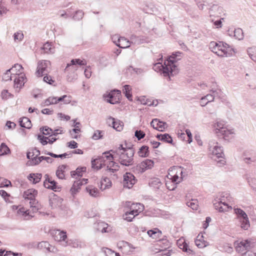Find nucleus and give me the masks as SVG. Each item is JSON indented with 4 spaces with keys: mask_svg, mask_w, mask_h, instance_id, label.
Wrapping results in <instances>:
<instances>
[{
    "mask_svg": "<svg viewBox=\"0 0 256 256\" xmlns=\"http://www.w3.org/2000/svg\"><path fill=\"white\" fill-rule=\"evenodd\" d=\"M124 146L123 144H119L114 150H112L113 160H118L121 165L128 166L134 164V150L132 147Z\"/></svg>",
    "mask_w": 256,
    "mask_h": 256,
    "instance_id": "1",
    "label": "nucleus"
},
{
    "mask_svg": "<svg viewBox=\"0 0 256 256\" xmlns=\"http://www.w3.org/2000/svg\"><path fill=\"white\" fill-rule=\"evenodd\" d=\"M182 54V52H176L170 56L167 61L164 62V64L160 63L156 64L158 66L161 68L160 70H162L164 76H168L170 80V76H174L178 72V70L174 63L180 60V58L178 57H180Z\"/></svg>",
    "mask_w": 256,
    "mask_h": 256,
    "instance_id": "2",
    "label": "nucleus"
},
{
    "mask_svg": "<svg viewBox=\"0 0 256 256\" xmlns=\"http://www.w3.org/2000/svg\"><path fill=\"white\" fill-rule=\"evenodd\" d=\"M232 202V198L227 192H222L213 200V205L214 208L219 212H224L232 209L230 206Z\"/></svg>",
    "mask_w": 256,
    "mask_h": 256,
    "instance_id": "3",
    "label": "nucleus"
},
{
    "mask_svg": "<svg viewBox=\"0 0 256 256\" xmlns=\"http://www.w3.org/2000/svg\"><path fill=\"white\" fill-rule=\"evenodd\" d=\"M209 151L213 156L212 158L216 160V158H221L220 160L218 161V164L219 166H222L224 164L226 161L224 158V154L223 149L220 146L217 142L212 140L209 143Z\"/></svg>",
    "mask_w": 256,
    "mask_h": 256,
    "instance_id": "4",
    "label": "nucleus"
},
{
    "mask_svg": "<svg viewBox=\"0 0 256 256\" xmlns=\"http://www.w3.org/2000/svg\"><path fill=\"white\" fill-rule=\"evenodd\" d=\"M113 160L112 153L111 150L102 153V156H98L94 160H92V167L97 170L101 169L105 166L106 160Z\"/></svg>",
    "mask_w": 256,
    "mask_h": 256,
    "instance_id": "5",
    "label": "nucleus"
},
{
    "mask_svg": "<svg viewBox=\"0 0 256 256\" xmlns=\"http://www.w3.org/2000/svg\"><path fill=\"white\" fill-rule=\"evenodd\" d=\"M209 46L210 50L218 56L223 57L228 56L229 55L228 52V48L222 42L218 43L215 42H211Z\"/></svg>",
    "mask_w": 256,
    "mask_h": 256,
    "instance_id": "6",
    "label": "nucleus"
},
{
    "mask_svg": "<svg viewBox=\"0 0 256 256\" xmlns=\"http://www.w3.org/2000/svg\"><path fill=\"white\" fill-rule=\"evenodd\" d=\"M241 157L243 163L248 166L256 164V153L254 150H247L244 151Z\"/></svg>",
    "mask_w": 256,
    "mask_h": 256,
    "instance_id": "7",
    "label": "nucleus"
},
{
    "mask_svg": "<svg viewBox=\"0 0 256 256\" xmlns=\"http://www.w3.org/2000/svg\"><path fill=\"white\" fill-rule=\"evenodd\" d=\"M171 172L172 174L168 173V178L175 184L180 182L186 175L180 167L174 168Z\"/></svg>",
    "mask_w": 256,
    "mask_h": 256,
    "instance_id": "8",
    "label": "nucleus"
},
{
    "mask_svg": "<svg viewBox=\"0 0 256 256\" xmlns=\"http://www.w3.org/2000/svg\"><path fill=\"white\" fill-rule=\"evenodd\" d=\"M154 162L153 160L146 159L134 168V172L138 174H142L146 170L152 168L154 166Z\"/></svg>",
    "mask_w": 256,
    "mask_h": 256,
    "instance_id": "9",
    "label": "nucleus"
},
{
    "mask_svg": "<svg viewBox=\"0 0 256 256\" xmlns=\"http://www.w3.org/2000/svg\"><path fill=\"white\" fill-rule=\"evenodd\" d=\"M62 100H64L66 104H69L71 102V97L67 95H64L58 98L54 96H50L44 101L42 103V106H48L50 104H57L58 102Z\"/></svg>",
    "mask_w": 256,
    "mask_h": 256,
    "instance_id": "10",
    "label": "nucleus"
},
{
    "mask_svg": "<svg viewBox=\"0 0 256 256\" xmlns=\"http://www.w3.org/2000/svg\"><path fill=\"white\" fill-rule=\"evenodd\" d=\"M50 64V62L48 60H42L39 62L38 64L36 74L37 76H42L48 72L47 68Z\"/></svg>",
    "mask_w": 256,
    "mask_h": 256,
    "instance_id": "11",
    "label": "nucleus"
},
{
    "mask_svg": "<svg viewBox=\"0 0 256 256\" xmlns=\"http://www.w3.org/2000/svg\"><path fill=\"white\" fill-rule=\"evenodd\" d=\"M134 176L130 172H126L124 175L123 186L125 188H131L136 182Z\"/></svg>",
    "mask_w": 256,
    "mask_h": 256,
    "instance_id": "12",
    "label": "nucleus"
},
{
    "mask_svg": "<svg viewBox=\"0 0 256 256\" xmlns=\"http://www.w3.org/2000/svg\"><path fill=\"white\" fill-rule=\"evenodd\" d=\"M46 180L44 182V186L46 188L51 189L55 192L58 191L60 187L57 184V182L54 180H52L49 178L48 174H45Z\"/></svg>",
    "mask_w": 256,
    "mask_h": 256,
    "instance_id": "13",
    "label": "nucleus"
},
{
    "mask_svg": "<svg viewBox=\"0 0 256 256\" xmlns=\"http://www.w3.org/2000/svg\"><path fill=\"white\" fill-rule=\"evenodd\" d=\"M220 136H222V138L226 141H229L233 138L235 136V132L234 129H228L227 128L224 130H220L219 133Z\"/></svg>",
    "mask_w": 256,
    "mask_h": 256,
    "instance_id": "14",
    "label": "nucleus"
},
{
    "mask_svg": "<svg viewBox=\"0 0 256 256\" xmlns=\"http://www.w3.org/2000/svg\"><path fill=\"white\" fill-rule=\"evenodd\" d=\"M144 210V206L140 203L132 204L130 206V211L126 212V214H130L132 216H138L139 213Z\"/></svg>",
    "mask_w": 256,
    "mask_h": 256,
    "instance_id": "15",
    "label": "nucleus"
},
{
    "mask_svg": "<svg viewBox=\"0 0 256 256\" xmlns=\"http://www.w3.org/2000/svg\"><path fill=\"white\" fill-rule=\"evenodd\" d=\"M25 76L20 73V75H18L14 77V87L18 88V91L24 86L26 80Z\"/></svg>",
    "mask_w": 256,
    "mask_h": 256,
    "instance_id": "16",
    "label": "nucleus"
},
{
    "mask_svg": "<svg viewBox=\"0 0 256 256\" xmlns=\"http://www.w3.org/2000/svg\"><path fill=\"white\" fill-rule=\"evenodd\" d=\"M86 61L84 60H81L80 59H73L71 60V62L70 64H68L66 68H65L66 71H68L70 68H72V70H77L76 64L80 66H84L86 65Z\"/></svg>",
    "mask_w": 256,
    "mask_h": 256,
    "instance_id": "17",
    "label": "nucleus"
},
{
    "mask_svg": "<svg viewBox=\"0 0 256 256\" xmlns=\"http://www.w3.org/2000/svg\"><path fill=\"white\" fill-rule=\"evenodd\" d=\"M50 204L52 208H60L62 206L63 199L60 197L54 195L50 198Z\"/></svg>",
    "mask_w": 256,
    "mask_h": 256,
    "instance_id": "18",
    "label": "nucleus"
},
{
    "mask_svg": "<svg viewBox=\"0 0 256 256\" xmlns=\"http://www.w3.org/2000/svg\"><path fill=\"white\" fill-rule=\"evenodd\" d=\"M256 242L252 238L246 239L244 242L241 241V250H246V252L250 250L255 246Z\"/></svg>",
    "mask_w": 256,
    "mask_h": 256,
    "instance_id": "19",
    "label": "nucleus"
},
{
    "mask_svg": "<svg viewBox=\"0 0 256 256\" xmlns=\"http://www.w3.org/2000/svg\"><path fill=\"white\" fill-rule=\"evenodd\" d=\"M250 228V222L248 215L244 211L241 210V228L248 230Z\"/></svg>",
    "mask_w": 256,
    "mask_h": 256,
    "instance_id": "20",
    "label": "nucleus"
},
{
    "mask_svg": "<svg viewBox=\"0 0 256 256\" xmlns=\"http://www.w3.org/2000/svg\"><path fill=\"white\" fill-rule=\"evenodd\" d=\"M119 248H121L123 253L127 254H130L132 250L135 248L131 244L124 241H122L119 243Z\"/></svg>",
    "mask_w": 256,
    "mask_h": 256,
    "instance_id": "21",
    "label": "nucleus"
},
{
    "mask_svg": "<svg viewBox=\"0 0 256 256\" xmlns=\"http://www.w3.org/2000/svg\"><path fill=\"white\" fill-rule=\"evenodd\" d=\"M150 125L154 128L162 132L164 130L165 126L166 125V124L162 121H160L157 118H154L151 122Z\"/></svg>",
    "mask_w": 256,
    "mask_h": 256,
    "instance_id": "22",
    "label": "nucleus"
},
{
    "mask_svg": "<svg viewBox=\"0 0 256 256\" xmlns=\"http://www.w3.org/2000/svg\"><path fill=\"white\" fill-rule=\"evenodd\" d=\"M53 236L54 240L58 242H64L67 238L66 232L59 230L54 231Z\"/></svg>",
    "mask_w": 256,
    "mask_h": 256,
    "instance_id": "23",
    "label": "nucleus"
},
{
    "mask_svg": "<svg viewBox=\"0 0 256 256\" xmlns=\"http://www.w3.org/2000/svg\"><path fill=\"white\" fill-rule=\"evenodd\" d=\"M108 228V224L104 222H98L94 224V228L98 232H100L102 233L107 232L108 230H107V228Z\"/></svg>",
    "mask_w": 256,
    "mask_h": 256,
    "instance_id": "24",
    "label": "nucleus"
},
{
    "mask_svg": "<svg viewBox=\"0 0 256 256\" xmlns=\"http://www.w3.org/2000/svg\"><path fill=\"white\" fill-rule=\"evenodd\" d=\"M110 120L112 121V127L117 131L120 132L123 128V123L119 120H116L114 118L110 116Z\"/></svg>",
    "mask_w": 256,
    "mask_h": 256,
    "instance_id": "25",
    "label": "nucleus"
},
{
    "mask_svg": "<svg viewBox=\"0 0 256 256\" xmlns=\"http://www.w3.org/2000/svg\"><path fill=\"white\" fill-rule=\"evenodd\" d=\"M38 194V191L34 189H29L25 191L24 194V197L25 199L29 200L35 198Z\"/></svg>",
    "mask_w": 256,
    "mask_h": 256,
    "instance_id": "26",
    "label": "nucleus"
},
{
    "mask_svg": "<svg viewBox=\"0 0 256 256\" xmlns=\"http://www.w3.org/2000/svg\"><path fill=\"white\" fill-rule=\"evenodd\" d=\"M195 244L198 248H203L208 245V242L204 240L203 236L200 234L197 236Z\"/></svg>",
    "mask_w": 256,
    "mask_h": 256,
    "instance_id": "27",
    "label": "nucleus"
},
{
    "mask_svg": "<svg viewBox=\"0 0 256 256\" xmlns=\"http://www.w3.org/2000/svg\"><path fill=\"white\" fill-rule=\"evenodd\" d=\"M130 44V42L124 37L119 38L118 42H116V46L122 48H128Z\"/></svg>",
    "mask_w": 256,
    "mask_h": 256,
    "instance_id": "28",
    "label": "nucleus"
},
{
    "mask_svg": "<svg viewBox=\"0 0 256 256\" xmlns=\"http://www.w3.org/2000/svg\"><path fill=\"white\" fill-rule=\"evenodd\" d=\"M212 94H208L204 96V100H206L208 102L213 101L214 97L219 96V94L220 92V90H212Z\"/></svg>",
    "mask_w": 256,
    "mask_h": 256,
    "instance_id": "29",
    "label": "nucleus"
},
{
    "mask_svg": "<svg viewBox=\"0 0 256 256\" xmlns=\"http://www.w3.org/2000/svg\"><path fill=\"white\" fill-rule=\"evenodd\" d=\"M225 124L223 121H218L216 122L214 127L215 128V132L218 136H220L219 133L222 130H224L226 128L224 126Z\"/></svg>",
    "mask_w": 256,
    "mask_h": 256,
    "instance_id": "30",
    "label": "nucleus"
},
{
    "mask_svg": "<svg viewBox=\"0 0 256 256\" xmlns=\"http://www.w3.org/2000/svg\"><path fill=\"white\" fill-rule=\"evenodd\" d=\"M156 137L160 140L164 141L169 144H172V139L168 134H157Z\"/></svg>",
    "mask_w": 256,
    "mask_h": 256,
    "instance_id": "31",
    "label": "nucleus"
},
{
    "mask_svg": "<svg viewBox=\"0 0 256 256\" xmlns=\"http://www.w3.org/2000/svg\"><path fill=\"white\" fill-rule=\"evenodd\" d=\"M42 177L41 174H30L28 177L29 180L32 182L33 184L38 182Z\"/></svg>",
    "mask_w": 256,
    "mask_h": 256,
    "instance_id": "32",
    "label": "nucleus"
},
{
    "mask_svg": "<svg viewBox=\"0 0 256 256\" xmlns=\"http://www.w3.org/2000/svg\"><path fill=\"white\" fill-rule=\"evenodd\" d=\"M22 68V66L21 64H14V66L9 70H10L11 72L12 73V74L14 77L18 75H20V73L22 72H20V70Z\"/></svg>",
    "mask_w": 256,
    "mask_h": 256,
    "instance_id": "33",
    "label": "nucleus"
},
{
    "mask_svg": "<svg viewBox=\"0 0 256 256\" xmlns=\"http://www.w3.org/2000/svg\"><path fill=\"white\" fill-rule=\"evenodd\" d=\"M20 126L26 128H30L32 127V123L30 120L26 117H23L20 120Z\"/></svg>",
    "mask_w": 256,
    "mask_h": 256,
    "instance_id": "34",
    "label": "nucleus"
},
{
    "mask_svg": "<svg viewBox=\"0 0 256 256\" xmlns=\"http://www.w3.org/2000/svg\"><path fill=\"white\" fill-rule=\"evenodd\" d=\"M66 166V165H62L58 167L56 172V175L58 178L62 180L64 178L65 176L64 173Z\"/></svg>",
    "mask_w": 256,
    "mask_h": 256,
    "instance_id": "35",
    "label": "nucleus"
},
{
    "mask_svg": "<svg viewBox=\"0 0 256 256\" xmlns=\"http://www.w3.org/2000/svg\"><path fill=\"white\" fill-rule=\"evenodd\" d=\"M101 186L100 188L102 190L109 188L111 186L112 182L110 179L106 177H104L101 180Z\"/></svg>",
    "mask_w": 256,
    "mask_h": 256,
    "instance_id": "36",
    "label": "nucleus"
},
{
    "mask_svg": "<svg viewBox=\"0 0 256 256\" xmlns=\"http://www.w3.org/2000/svg\"><path fill=\"white\" fill-rule=\"evenodd\" d=\"M178 245L179 248L182 250L184 252H186L190 254L192 252V250H191L190 248H188V245L186 244L185 242H182L180 240L178 241Z\"/></svg>",
    "mask_w": 256,
    "mask_h": 256,
    "instance_id": "37",
    "label": "nucleus"
},
{
    "mask_svg": "<svg viewBox=\"0 0 256 256\" xmlns=\"http://www.w3.org/2000/svg\"><path fill=\"white\" fill-rule=\"evenodd\" d=\"M122 90L125 96L128 98V99L130 101H132V94L131 92L132 88L130 86L127 84L124 86Z\"/></svg>",
    "mask_w": 256,
    "mask_h": 256,
    "instance_id": "38",
    "label": "nucleus"
},
{
    "mask_svg": "<svg viewBox=\"0 0 256 256\" xmlns=\"http://www.w3.org/2000/svg\"><path fill=\"white\" fill-rule=\"evenodd\" d=\"M86 190L87 192L92 196L96 197L99 194V191L98 188L92 186H88L86 187Z\"/></svg>",
    "mask_w": 256,
    "mask_h": 256,
    "instance_id": "39",
    "label": "nucleus"
},
{
    "mask_svg": "<svg viewBox=\"0 0 256 256\" xmlns=\"http://www.w3.org/2000/svg\"><path fill=\"white\" fill-rule=\"evenodd\" d=\"M66 243L67 245L70 246L74 248H82V242L78 240H70L66 242Z\"/></svg>",
    "mask_w": 256,
    "mask_h": 256,
    "instance_id": "40",
    "label": "nucleus"
},
{
    "mask_svg": "<svg viewBox=\"0 0 256 256\" xmlns=\"http://www.w3.org/2000/svg\"><path fill=\"white\" fill-rule=\"evenodd\" d=\"M138 154L140 157H146L148 156V147L146 146H142L138 152Z\"/></svg>",
    "mask_w": 256,
    "mask_h": 256,
    "instance_id": "41",
    "label": "nucleus"
},
{
    "mask_svg": "<svg viewBox=\"0 0 256 256\" xmlns=\"http://www.w3.org/2000/svg\"><path fill=\"white\" fill-rule=\"evenodd\" d=\"M149 184L154 188L159 189L162 185V182L159 178H154L150 180Z\"/></svg>",
    "mask_w": 256,
    "mask_h": 256,
    "instance_id": "42",
    "label": "nucleus"
},
{
    "mask_svg": "<svg viewBox=\"0 0 256 256\" xmlns=\"http://www.w3.org/2000/svg\"><path fill=\"white\" fill-rule=\"evenodd\" d=\"M30 204L34 212H36L40 208V204L35 198L30 200Z\"/></svg>",
    "mask_w": 256,
    "mask_h": 256,
    "instance_id": "43",
    "label": "nucleus"
},
{
    "mask_svg": "<svg viewBox=\"0 0 256 256\" xmlns=\"http://www.w3.org/2000/svg\"><path fill=\"white\" fill-rule=\"evenodd\" d=\"M120 95V91L118 90H114L111 91L106 96L104 95V97L106 98H118Z\"/></svg>",
    "mask_w": 256,
    "mask_h": 256,
    "instance_id": "44",
    "label": "nucleus"
},
{
    "mask_svg": "<svg viewBox=\"0 0 256 256\" xmlns=\"http://www.w3.org/2000/svg\"><path fill=\"white\" fill-rule=\"evenodd\" d=\"M86 170V168L85 167L78 168L76 171L71 172V176L72 178H74L76 176H77L78 177H81L82 176V172H84Z\"/></svg>",
    "mask_w": 256,
    "mask_h": 256,
    "instance_id": "45",
    "label": "nucleus"
},
{
    "mask_svg": "<svg viewBox=\"0 0 256 256\" xmlns=\"http://www.w3.org/2000/svg\"><path fill=\"white\" fill-rule=\"evenodd\" d=\"M148 234L153 238H156L157 237L160 236L162 234V232L158 229H155V230H148Z\"/></svg>",
    "mask_w": 256,
    "mask_h": 256,
    "instance_id": "46",
    "label": "nucleus"
},
{
    "mask_svg": "<svg viewBox=\"0 0 256 256\" xmlns=\"http://www.w3.org/2000/svg\"><path fill=\"white\" fill-rule=\"evenodd\" d=\"M44 154H46L49 155V156H51L52 157H53L54 158H66V156H68V157H70L72 156L71 153H69V154L64 153L63 154H54L50 152H48L47 153L45 152Z\"/></svg>",
    "mask_w": 256,
    "mask_h": 256,
    "instance_id": "47",
    "label": "nucleus"
},
{
    "mask_svg": "<svg viewBox=\"0 0 256 256\" xmlns=\"http://www.w3.org/2000/svg\"><path fill=\"white\" fill-rule=\"evenodd\" d=\"M130 42L134 43L136 44H142L144 42V40L142 38L141 36H132L130 38Z\"/></svg>",
    "mask_w": 256,
    "mask_h": 256,
    "instance_id": "48",
    "label": "nucleus"
},
{
    "mask_svg": "<svg viewBox=\"0 0 256 256\" xmlns=\"http://www.w3.org/2000/svg\"><path fill=\"white\" fill-rule=\"evenodd\" d=\"M84 16V12L81 10H78L76 11L72 16V19L74 20H81Z\"/></svg>",
    "mask_w": 256,
    "mask_h": 256,
    "instance_id": "49",
    "label": "nucleus"
},
{
    "mask_svg": "<svg viewBox=\"0 0 256 256\" xmlns=\"http://www.w3.org/2000/svg\"><path fill=\"white\" fill-rule=\"evenodd\" d=\"M40 130L44 135L49 136H52L51 134L52 133V130L51 128L47 126H45L41 128Z\"/></svg>",
    "mask_w": 256,
    "mask_h": 256,
    "instance_id": "50",
    "label": "nucleus"
},
{
    "mask_svg": "<svg viewBox=\"0 0 256 256\" xmlns=\"http://www.w3.org/2000/svg\"><path fill=\"white\" fill-rule=\"evenodd\" d=\"M10 151L8 146L4 143H2L0 146V156H3L7 154Z\"/></svg>",
    "mask_w": 256,
    "mask_h": 256,
    "instance_id": "51",
    "label": "nucleus"
},
{
    "mask_svg": "<svg viewBox=\"0 0 256 256\" xmlns=\"http://www.w3.org/2000/svg\"><path fill=\"white\" fill-rule=\"evenodd\" d=\"M42 50L46 53H53L54 48L52 47V44L50 42H46L44 44L42 47Z\"/></svg>",
    "mask_w": 256,
    "mask_h": 256,
    "instance_id": "52",
    "label": "nucleus"
},
{
    "mask_svg": "<svg viewBox=\"0 0 256 256\" xmlns=\"http://www.w3.org/2000/svg\"><path fill=\"white\" fill-rule=\"evenodd\" d=\"M10 70H8L2 76V80L4 81L12 80V78H14Z\"/></svg>",
    "mask_w": 256,
    "mask_h": 256,
    "instance_id": "53",
    "label": "nucleus"
},
{
    "mask_svg": "<svg viewBox=\"0 0 256 256\" xmlns=\"http://www.w3.org/2000/svg\"><path fill=\"white\" fill-rule=\"evenodd\" d=\"M198 200H192L186 202V205L191 208L192 210H197L198 208Z\"/></svg>",
    "mask_w": 256,
    "mask_h": 256,
    "instance_id": "54",
    "label": "nucleus"
},
{
    "mask_svg": "<svg viewBox=\"0 0 256 256\" xmlns=\"http://www.w3.org/2000/svg\"><path fill=\"white\" fill-rule=\"evenodd\" d=\"M104 134V131L96 130L94 131L92 138L94 140H98L102 138Z\"/></svg>",
    "mask_w": 256,
    "mask_h": 256,
    "instance_id": "55",
    "label": "nucleus"
},
{
    "mask_svg": "<svg viewBox=\"0 0 256 256\" xmlns=\"http://www.w3.org/2000/svg\"><path fill=\"white\" fill-rule=\"evenodd\" d=\"M80 132V129L78 128H73L72 130H70L69 132L72 138L77 139L78 137V134Z\"/></svg>",
    "mask_w": 256,
    "mask_h": 256,
    "instance_id": "56",
    "label": "nucleus"
},
{
    "mask_svg": "<svg viewBox=\"0 0 256 256\" xmlns=\"http://www.w3.org/2000/svg\"><path fill=\"white\" fill-rule=\"evenodd\" d=\"M248 182L249 185L254 189L256 190V178L246 177Z\"/></svg>",
    "mask_w": 256,
    "mask_h": 256,
    "instance_id": "57",
    "label": "nucleus"
},
{
    "mask_svg": "<svg viewBox=\"0 0 256 256\" xmlns=\"http://www.w3.org/2000/svg\"><path fill=\"white\" fill-rule=\"evenodd\" d=\"M50 244L46 241H42L38 244V248L40 249L46 248L47 250L50 248Z\"/></svg>",
    "mask_w": 256,
    "mask_h": 256,
    "instance_id": "58",
    "label": "nucleus"
},
{
    "mask_svg": "<svg viewBox=\"0 0 256 256\" xmlns=\"http://www.w3.org/2000/svg\"><path fill=\"white\" fill-rule=\"evenodd\" d=\"M134 136L138 139V140H140L144 137L145 133L142 130H137L135 132Z\"/></svg>",
    "mask_w": 256,
    "mask_h": 256,
    "instance_id": "59",
    "label": "nucleus"
},
{
    "mask_svg": "<svg viewBox=\"0 0 256 256\" xmlns=\"http://www.w3.org/2000/svg\"><path fill=\"white\" fill-rule=\"evenodd\" d=\"M38 139L40 141L42 145H46L48 144V141H47L48 137L38 134Z\"/></svg>",
    "mask_w": 256,
    "mask_h": 256,
    "instance_id": "60",
    "label": "nucleus"
},
{
    "mask_svg": "<svg viewBox=\"0 0 256 256\" xmlns=\"http://www.w3.org/2000/svg\"><path fill=\"white\" fill-rule=\"evenodd\" d=\"M239 28L236 30L235 29L234 30H229V34L230 36H233L236 38L238 39V40H240L239 38V36H240L239 33Z\"/></svg>",
    "mask_w": 256,
    "mask_h": 256,
    "instance_id": "61",
    "label": "nucleus"
},
{
    "mask_svg": "<svg viewBox=\"0 0 256 256\" xmlns=\"http://www.w3.org/2000/svg\"><path fill=\"white\" fill-rule=\"evenodd\" d=\"M105 254L106 256H120L119 253L116 252L109 248H106Z\"/></svg>",
    "mask_w": 256,
    "mask_h": 256,
    "instance_id": "62",
    "label": "nucleus"
},
{
    "mask_svg": "<svg viewBox=\"0 0 256 256\" xmlns=\"http://www.w3.org/2000/svg\"><path fill=\"white\" fill-rule=\"evenodd\" d=\"M43 80L44 82L52 85L54 82V80H52V76H48L47 74L46 76L44 77Z\"/></svg>",
    "mask_w": 256,
    "mask_h": 256,
    "instance_id": "63",
    "label": "nucleus"
},
{
    "mask_svg": "<svg viewBox=\"0 0 256 256\" xmlns=\"http://www.w3.org/2000/svg\"><path fill=\"white\" fill-rule=\"evenodd\" d=\"M28 210H26L24 208H22L18 209V214L20 215L24 216L25 217L28 216L29 212Z\"/></svg>",
    "mask_w": 256,
    "mask_h": 256,
    "instance_id": "64",
    "label": "nucleus"
}]
</instances>
